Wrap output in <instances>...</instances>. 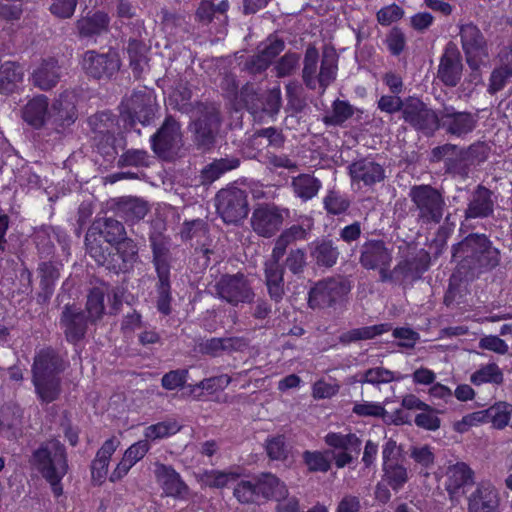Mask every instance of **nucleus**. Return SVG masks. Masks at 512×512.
Listing matches in <instances>:
<instances>
[{"instance_id": "22", "label": "nucleus", "mask_w": 512, "mask_h": 512, "mask_svg": "<svg viewBox=\"0 0 512 512\" xmlns=\"http://www.w3.org/2000/svg\"><path fill=\"white\" fill-rule=\"evenodd\" d=\"M463 70L462 57L456 44L449 42L440 58L437 77L448 87H455L461 80Z\"/></svg>"}, {"instance_id": "20", "label": "nucleus", "mask_w": 512, "mask_h": 512, "mask_svg": "<svg viewBox=\"0 0 512 512\" xmlns=\"http://www.w3.org/2000/svg\"><path fill=\"white\" fill-rule=\"evenodd\" d=\"M89 317L85 311L75 305L66 304L61 312L59 325L63 330L65 339L71 344H77L86 336Z\"/></svg>"}, {"instance_id": "38", "label": "nucleus", "mask_w": 512, "mask_h": 512, "mask_svg": "<svg viewBox=\"0 0 512 512\" xmlns=\"http://www.w3.org/2000/svg\"><path fill=\"white\" fill-rule=\"evenodd\" d=\"M260 498L265 501H278L289 495V490L284 481L272 473H262L256 477Z\"/></svg>"}, {"instance_id": "28", "label": "nucleus", "mask_w": 512, "mask_h": 512, "mask_svg": "<svg viewBox=\"0 0 512 512\" xmlns=\"http://www.w3.org/2000/svg\"><path fill=\"white\" fill-rule=\"evenodd\" d=\"M352 181L363 182L371 186L385 179V170L379 163L370 158H363L353 162L349 166Z\"/></svg>"}, {"instance_id": "36", "label": "nucleus", "mask_w": 512, "mask_h": 512, "mask_svg": "<svg viewBox=\"0 0 512 512\" xmlns=\"http://www.w3.org/2000/svg\"><path fill=\"white\" fill-rule=\"evenodd\" d=\"M307 234L308 229L299 224H294L283 230L274 241V246L269 260L280 263V260L287 253L288 247L298 240H305L307 238Z\"/></svg>"}, {"instance_id": "49", "label": "nucleus", "mask_w": 512, "mask_h": 512, "mask_svg": "<svg viewBox=\"0 0 512 512\" xmlns=\"http://www.w3.org/2000/svg\"><path fill=\"white\" fill-rule=\"evenodd\" d=\"M356 381L361 384L380 385L390 383L395 380L401 379V376H397L395 372L388 370L384 367H374L358 374Z\"/></svg>"}, {"instance_id": "6", "label": "nucleus", "mask_w": 512, "mask_h": 512, "mask_svg": "<svg viewBox=\"0 0 512 512\" xmlns=\"http://www.w3.org/2000/svg\"><path fill=\"white\" fill-rule=\"evenodd\" d=\"M103 238L108 244H114L127 238V233L124 225L119 220L111 217H104L96 219L89 227L85 236L86 251L94 260H101L105 246L101 240Z\"/></svg>"}, {"instance_id": "63", "label": "nucleus", "mask_w": 512, "mask_h": 512, "mask_svg": "<svg viewBox=\"0 0 512 512\" xmlns=\"http://www.w3.org/2000/svg\"><path fill=\"white\" fill-rule=\"evenodd\" d=\"M285 267L295 275L303 273L306 267V252L302 248L290 249L285 259Z\"/></svg>"}, {"instance_id": "59", "label": "nucleus", "mask_w": 512, "mask_h": 512, "mask_svg": "<svg viewBox=\"0 0 512 512\" xmlns=\"http://www.w3.org/2000/svg\"><path fill=\"white\" fill-rule=\"evenodd\" d=\"M170 275L158 276V284H157V308L164 315H168L171 312L170 302H171V293H170Z\"/></svg>"}, {"instance_id": "23", "label": "nucleus", "mask_w": 512, "mask_h": 512, "mask_svg": "<svg viewBox=\"0 0 512 512\" xmlns=\"http://www.w3.org/2000/svg\"><path fill=\"white\" fill-rule=\"evenodd\" d=\"M154 474L166 496L187 500L190 496V489L183 481L180 474L170 465L155 463Z\"/></svg>"}, {"instance_id": "54", "label": "nucleus", "mask_w": 512, "mask_h": 512, "mask_svg": "<svg viewBox=\"0 0 512 512\" xmlns=\"http://www.w3.org/2000/svg\"><path fill=\"white\" fill-rule=\"evenodd\" d=\"M511 405L499 402L486 409L487 423L491 422L495 428L502 429L509 424Z\"/></svg>"}, {"instance_id": "16", "label": "nucleus", "mask_w": 512, "mask_h": 512, "mask_svg": "<svg viewBox=\"0 0 512 512\" xmlns=\"http://www.w3.org/2000/svg\"><path fill=\"white\" fill-rule=\"evenodd\" d=\"M287 211L274 204H259L251 216L253 231L264 238L273 237L282 227Z\"/></svg>"}, {"instance_id": "60", "label": "nucleus", "mask_w": 512, "mask_h": 512, "mask_svg": "<svg viewBox=\"0 0 512 512\" xmlns=\"http://www.w3.org/2000/svg\"><path fill=\"white\" fill-rule=\"evenodd\" d=\"M284 48L285 43L282 39L276 36H269L258 46L257 52L272 63L273 60L284 50Z\"/></svg>"}, {"instance_id": "1", "label": "nucleus", "mask_w": 512, "mask_h": 512, "mask_svg": "<svg viewBox=\"0 0 512 512\" xmlns=\"http://www.w3.org/2000/svg\"><path fill=\"white\" fill-rule=\"evenodd\" d=\"M452 256L459 261L460 268L471 276L493 270L501 259L500 250L485 234L480 233H471L453 245Z\"/></svg>"}, {"instance_id": "57", "label": "nucleus", "mask_w": 512, "mask_h": 512, "mask_svg": "<svg viewBox=\"0 0 512 512\" xmlns=\"http://www.w3.org/2000/svg\"><path fill=\"white\" fill-rule=\"evenodd\" d=\"M352 115L353 108L348 102L336 100L333 103L332 113L330 115H326L323 118V121L327 125H341Z\"/></svg>"}, {"instance_id": "37", "label": "nucleus", "mask_w": 512, "mask_h": 512, "mask_svg": "<svg viewBox=\"0 0 512 512\" xmlns=\"http://www.w3.org/2000/svg\"><path fill=\"white\" fill-rule=\"evenodd\" d=\"M109 23V16L104 12L97 11L79 18L75 26L81 38H92L106 33L109 29Z\"/></svg>"}, {"instance_id": "32", "label": "nucleus", "mask_w": 512, "mask_h": 512, "mask_svg": "<svg viewBox=\"0 0 512 512\" xmlns=\"http://www.w3.org/2000/svg\"><path fill=\"white\" fill-rule=\"evenodd\" d=\"M114 210L116 215L126 222L135 223L147 215L149 204L142 198L126 196L116 201Z\"/></svg>"}, {"instance_id": "4", "label": "nucleus", "mask_w": 512, "mask_h": 512, "mask_svg": "<svg viewBox=\"0 0 512 512\" xmlns=\"http://www.w3.org/2000/svg\"><path fill=\"white\" fill-rule=\"evenodd\" d=\"M408 197L411 202L409 210L418 224L437 225L441 223L447 210L442 190L430 184L413 185L409 189Z\"/></svg>"}, {"instance_id": "53", "label": "nucleus", "mask_w": 512, "mask_h": 512, "mask_svg": "<svg viewBox=\"0 0 512 512\" xmlns=\"http://www.w3.org/2000/svg\"><path fill=\"white\" fill-rule=\"evenodd\" d=\"M180 426L176 421H163L148 426L144 431L146 440L155 441L176 434Z\"/></svg>"}, {"instance_id": "26", "label": "nucleus", "mask_w": 512, "mask_h": 512, "mask_svg": "<svg viewBox=\"0 0 512 512\" xmlns=\"http://www.w3.org/2000/svg\"><path fill=\"white\" fill-rule=\"evenodd\" d=\"M149 242L157 276L170 275L171 239L161 231L155 230L150 233Z\"/></svg>"}, {"instance_id": "47", "label": "nucleus", "mask_w": 512, "mask_h": 512, "mask_svg": "<svg viewBox=\"0 0 512 512\" xmlns=\"http://www.w3.org/2000/svg\"><path fill=\"white\" fill-rule=\"evenodd\" d=\"M257 490V478L253 480H240L233 488V496L240 504H259L261 498Z\"/></svg>"}, {"instance_id": "52", "label": "nucleus", "mask_w": 512, "mask_h": 512, "mask_svg": "<svg viewBox=\"0 0 512 512\" xmlns=\"http://www.w3.org/2000/svg\"><path fill=\"white\" fill-rule=\"evenodd\" d=\"M238 477L239 475L235 472L210 470L202 474V481L210 488L221 489L228 486L231 482L237 481Z\"/></svg>"}, {"instance_id": "58", "label": "nucleus", "mask_w": 512, "mask_h": 512, "mask_svg": "<svg viewBox=\"0 0 512 512\" xmlns=\"http://www.w3.org/2000/svg\"><path fill=\"white\" fill-rule=\"evenodd\" d=\"M150 156L143 149H128L119 158L118 165L121 167H147L149 165Z\"/></svg>"}, {"instance_id": "25", "label": "nucleus", "mask_w": 512, "mask_h": 512, "mask_svg": "<svg viewBox=\"0 0 512 512\" xmlns=\"http://www.w3.org/2000/svg\"><path fill=\"white\" fill-rule=\"evenodd\" d=\"M76 102L77 96L72 91H64L54 100L50 111V118L56 128L64 129L76 121Z\"/></svg>"}, {"instance_id": "13", "label": "nucleus", "mask_w": 512, "mask_h": 512, "mask_svg": "<svg viewBox=\"0 0 512 512\" xmlns=\"http://www.w3.org/2000/svg\"><path fill=\"white\" fill-rule=\"evenodd\" d=\"M402 118L412 128L426 136H432L438 130L439 111L429 108L418 98L405 99Z\"/></svg>"}, {"instance_id": "50", "label": "nucleus", "mask_w": 512, "mask_h": 512, "mask_svg": "<svg viewBox=\"0 0 512 512\" xmlns=\"http://www.w3.org/2000/svg\"><path fill=\"white\" fill-rule=\"evenodd\" d=\"M503 380V373L495 363L482 366L470 377L471 383L477 386L485 383L500 385L503 383Z\"/></svg>"}, {"instance_id": "10", "label": "nucleus", "mask_w": 512, "mask_h": 512, "mask_svg": "<svg viewBox=\"0 0 512 512\" xmlns=\"http://www.w3.org/2000/svg\"><path fill=\"white\" fill-rule=\"evenodd\" d=\"M350 289L349 281L342 277L326 278L310 289L308 304L312 309L331 307L342 300Z\"/></svg>"}, {"instance_id": "46", "label": "nucleus", "mask_w": 512, "mask_h": 512, "mask_svg": "<svg viewBox=\"0 0 512 512\" xmlns=\"http://www.w3.org/2000/svg\"><path fill=\"white\" fill-rule=\"evenodd\" d=\"M23 79L22 68L14 62H5L0 67V93H12Z\"/></svg>"}, {"instance_id": "55", "label": "nucleus", "mask_w": 512, "mask_h": 512, "mask_svg": "<svg viewBox=\"0 0 512 512\" xmlns=\"http://www.w3.org/2000/svg\"><path fill=\"white\" fill-rule=\"evenodd\" d=\"M457 151L458 146L451 143L436 146L431 150L429 161L431 163H438L444 160L446 172L450 173L454 162V156H456Z\"/></svg>"}, {"instance_id": "62", "label": "nucleus", "mask_w": 512, "mask_h": 512, "mask_svg": "<svg viewBox=\"0 0 512 512\" xmlns=\"http://www.w3.org/2000/svg\"><path fill=\"white\" fill-rule=\"evenodd\" d=\"M300 55L295 52H287L277 62L274 67L277 77L290 76L298 67Z\"/></svg>"}, {"instance_id": "51", "label": "nucleus", "mask_w": 512, "mask_h": 512, "mask_svg": "<svg viewBox=\"0 0 512 512\" xmlns=\"http://www.w3.org/2000/svg\"><path fill=\"white\" fill-rule=\"evenodd\" d=\"M384 480L395 491L401 489L408 481L407 468L398 462L383 466Z\"/></svg>"}, {"instance_id": "45", "label": "nucleus", "mask_w": 512, "mask_h": 512, "mask_svg": "<svg viewBox=\"0 0 512 512\" xmlns=\"http://www.w3.org/2000/svg\"><path fill=\"white\" fill-rule=\"evenodd\" d=\"M38 271L40 274L41 287L38 298L47 301L53 294L55 282L60 276V271L58 266L52 262L41 263L38 267Z\"/></svg>"}, {"instance_id": "56", "label": "nucleus", "mask_w": 512, "mask_h": 512, "mask_svg": "<svg viewBox=\"0 0 512 512\" xmlns=\"http://www.w3.org/2000/svg\"><path fill=\"white\" fill-rule=\"evenodd\" d=\"M263 163L269 170L287 169L289 171L298 170V164L295 160L290 158L286 154H276L271 151H267L263 156Z\"/></svg>"}, {"instance_id": "2", "label": "nucleus", "mask_w": 512, "mask_h": 512, "mask_svg": "<svg viewBox=\"0 0 512 512\" xmlns=\"http://www.w3.org/2000/svg\"><path fill=\"white\" fill-rule=\"evenodd\" d=\"M325 444L329 447L326 452L304 451L303 460L308 469L313 472H327L331 467L328 455H331L338 468H343L358 457L361 451L362 441L354 433L342 434L329 432L324 437Z\"/></svg>"}, {"instance_id": "48", "label": "nucleus", "mask_w": 512, "mask_h": 512, "mask_svg": "<svg viewBox=\"0 0 512 512\" xmlns=\"http://www.w3.org/2000/svg\"><path fill=\"white\" fill-rule=\"evenodd\" d=\"M192 92L186 83H178L168 98L169 105L182 113L193 111Z\"/></svg>"}, {"instance_id": "34", "label": "nucleus", "mask_w": 512, "mask_h": 512, "mask_svg": "<svg viewBox=\"0 0 512 512\" xmlns=\"http://www.w3.org/2000/svg\"><path fill=\"white\" fill-rule=\"evenodd\" d=\"M264 277L270 299L279 303L285 295L284 267L276 261L267 260L264 264Z\"/></svg>"}, {"instance_id": "31", "label": "nucleus", "mask_w": 512, "mask_h": 512, "mask_svg": "<svg viewBox=\"0 0 512 512\" xmlns=\"http://www.w3.org/2000/svg\"><path fill=\"white\" fill-rule=\"evenodd\" d=\"M309 253L318 267L331 268L339 258L340 251L336 243L329 238H321L309 245Z\"/></svg>"}, {"instance_id": "11", "label": "nucleus", "mask_w": 512, "mask_h": 512, "mask_svg": "<svg viewBox=\"0 0 512 512\" xmlns=\"http://www.w3.org/2000/svg\"><path fill=\"white\" fill-rule=\"evenodd\" d=\"M214 290L220 299L233 306L249 303L254 297L253 289L242 273L221 275L214 284Z\"/></svg>"}, {"instance_id": "29", "label": "nucleus", "mask_w": 512, "mask_h": 512, "mask_svg": "<svg viewBox=\"0 0 512 512\" xmlns=\"http://www.w3.org/2000/svg\"><path fill=\"white\" fill-rule=\"evenodd\" d=\"M62 77L59 62L54 58L43 60L33 71L31 82L33 86L43 91L54 88Z\"/></svg>"}, {"instance_id": "64", "label": "nucleus", "mask_w": 512, "mask_h": 512, "mask_svg": "<svg viewBox=\"0 0 512 512\" xmlns=\"http://www.w3.org/2000/svg\"><path fill=\"white\" fill-rule=\"evenodd\" d=\"M510 77H512L511 67L501 66L497 69H494L490 76L488 92L490 94H495L496 92L502 90Z\"/></svg>"}, {"instance_id": "7", "label": "nucleus", "mask_w": 512, "mask_h": 512, "mask_svg": "<svg viewBox=\"0 0 512 512\" xmlns=\"http://www.w3.org/2000/svg\"><path fill=\"white\" fill-rule=\"evenodd\" d=\"M153 152L164 160H173L183 148V132L180 122L172 115H167L151 136Z\"/></svg>"}, {"instance_id": "30", "label": "nucleus", "mask_w": 512, "mask_h": 512, "mask_svg": "<svg viewBox=\"0 0 512 512\" xmlns=\"http://www.w3.org/2000/svg\"><path fill=\"white\" fill-rule=\"evenodd\" d=\"M493 192L483 185H478L465 209V218H486L493 214Z\"/></svg>"}, {"instance_id": "14", "label": "nucleus", "mask_w": 512, "mask_h": 512, "mask_svg": "<svg viewBox=\"0 0 512 512\" xmlns=\"http://www.w3.org/2000/svg\"><path fill=\"white\" fill-rule=\"evenodd\" d=\"M82 68L86 75L97 80H110L120 70L121 61L118 53L109 50L106 53H98L88 50L83 54Z\"/></svg>"}, {"instance_id": "15", "label": "nucleus", "mask_w": 512, "mask_h": 512, "mask_svg": "<svg viewBox=\"0 0 512 512\" xmlns=\"http://www.w3.org/2000/svg\"><path fill=\"white\" fill-rule=\"evenodd\" d=\"M155 114V98L152 91L142 88L134 91L130 97L125 98L121 103V115L141 124L149 123Z\"/></svg>"}, {"instance_id": "8", "label": "nucleus", "mask_w": 512, "mask_h": 512, "mask_svg": "<svg viewBox=\"0 0 512 512\" xmlns=\"http://www.w3.org/2000/svg\"><path fill=\"white\" fill-rule=\"evenodd\" d=\"M217 213L227 224H237L249 211L246 192L236 186L219 190L215 197Z\"/></svg>"}, {"instance_id": "39", "label": "nucleus", "mask_w": 512, "mask_h": 512, "mask_svg": "<svg viewBox=\"0 0 512 512\" xmlns=\"http://www.w3.org/2000/svg\"><path fill=\"white\" fill-rule=\"evenodd\" d=\"M119 442L114 438L106 440L97 451L96 457L91 463L92 480L101 484L107 476L108 465L111 456L116 451Z\"/></svg>"}, {"instance_id": "35", "label": "nucleus", "mask_w": 512, "mask_h": 512, "mask_svg": "<svg viewBox=\"0 0 512 512\" xmlns=\"http://www.w3.org/2000/svg\"><path fill=\"white\" fill-rule=\"evenodd\" d=\"M92 287L89 289L86 301V312L91 324L98 322L105 311L104 297L109 291L107 283L95 279L91 282Z\"/></svg>"}, {"instance_id": "3", "label": "nucleus", "mask_w": 512, "mask_h": 512, "mask_svg": "<svg viewBox=\"0 0 512 512\" xmlns=\"http://www.w3.org/2000/svg\"><path fill=\"white\" fill-rule=\"evenodd\" d=\"M30 462L50 484L54 495H62L61 480L68 471L64 445L58 440L47 441L33 452Z\"/></svg>"}, {"instance_id": "40", "label": "nucleus", "mask_w": 512, "mask_h": 512, "mask_svg": "<svg viewBox=\"0 0 512 512\" xmlns=\"http://www.w3.org/2000/svg\"><path fill=\"white\" fill-rule=\"evenodd\" d=\"M429 267V256L426 253H421L414 257L401 260L396 265V272L399 273L401 283L406 280L415 281Z\"/></svg>"}, {"instance_id": "19", "label": "nucleus", "mask_w": 512, "mask_h": 512, "mask_svg": "<svg viewBox=\"0 0 512 512\" xmlns=\"http://www.w3.org/2000/svg\"><path fill=\"white\" fill-rule=\"evenodd\" d=\"M201 106L202 115L193 123L194 142L198 148L208 150L214 145L221 120L217 107Z\"/></svg>"}, {"instance_id": "61", "label": "nucleus", "mask_w": 512, "mask_h": 512, "mask_svg": "<svg viewBox=\"0 0 512 512\" xmlns=\"http://www.w3.org/2000/svg\"><path fill=\"white\" fill-rule=\"evenodd\" d=\"M324 206L328 213L339 215L349 208L350 201L339 192L330 191L324 198Z\"/></svg>"}, {"instance_id": "44", "label": "nucleus", "mask_w": 512, "mask_h": 512, "mask_svg": "<svg viewBox=\"0 0 512 512\" xmlns=\"http://www.w3.org/2000/svg\"><path fill=\"white\" fill-rule=\"evenodd\" d=\"M392 329L391 324L383 323L373 326H366L361 328L351 329L342 333L339 336V342L347 345L352 342L360 341V340H368L372 339L375 336L381 335L385 332H388Z\"/></svg>"}, {"instance_id": "21", "label": "nucleus", "mask_w": 512, "mask_h": 512, "mask_svg": "<svg viewBox=\"0 0 512 512\" xmlns=\"http://www.w3.org/2000/svg\"><path fill=\"white\" fill-rule=\"evenodd\" d=\"M498 489L489 482H480L467 496V512H501Z\"/></svg>"}, {"instance_id": "24", "label": "nucleus", "mask_w": 512, "mask_h": 512, "mask_svg": "<svg viewBox=\"0 0 512 512\" xmlns=\"http://www.w3.org/2000/svg\"><path fill=\"white\" fill-rule=\"evenodd\" d=\"M392 249L383 240L371 239L360 247L359 263L367 270L391 265Z\"/></svg>"}, {"instance_id": "43", "label": "nucleus", "mask_w": 512, "mask_h": 512, "mask_svg": "<svg viewBox=\"0 0 512 512\" xmlns=\"http://www.w3.org/2000/svg\"><path fill=\"white\" fill-rule=\"evenodd\" d=\"M35 392L44 403H51L58 399L61 393V379L59 376L32 377Z\"/></svg>"}, {"instance_id": "41", "label": "nucleus", "mask_w": 512, "mask_h": 512, "mask_svg": "<svg viewBox=\"0 0 512 512\" xmlns=\"http://www.w3.org/2000/svg\"><path fill=\"white\" fill-rule=\"evenodd\" d=\"M239 165L240 160L236 157L215 159L201 170L200 183L202 185H210L226 172L239 167Z\"/></svg>"}, {"instance_id": "17", "label": "nucleus", "mask_w": 512, "mask_h": 512, "mask_svg": "<svg viewBox=\"0 0 512 512\" xmlns=\"http://www.w3.org/2000/svg\"><path fill=\"white\" fill-rule=\"evenodd\" d=\"M475 484V472L465 462L449 464L445 472V490L451 502L458 503Z\"/></svg>"}, {"instance_id": "5", "label": "nucleus", "mask_w": 512, "mask_h": 512, "mask_svg": "<svg viewBox=\"0 0 512 512\" xmlns=\"http://www.w3.org/2000/svg\"><path fill=\"white\" fill-rule=\"evenodd\" d=\"M338 56L334 50L325 49L320 58L314 45H308L303 59L302 81L310 90L320 89L324 93L336 79Z\"/></svg>"}, {"instance_id": "12", "label": "nucleus", "mask_w": 512, "mask_h": 512, "mask_svg": "<svg viewBox=\"0 0 512 512\" xmlns=\"http://www.w3.org/2000/svg\"><path fill=\"white\" fill-rule=\"evenodd\" d=\"M138 245L132 238L114 244L103 252V259L95 260L99 265L115 273L130 271L138 260Z\"/></svg>"}, {"instance_id": "18", "label": "nucleus", "mask_w": 512, "mask_h": 512, "mask_svg": "<svg viewBox=\"0 0 512 512\" xmlns=\"http://www.w3.org/2000/svg\"><path fill=\"white\" fill-rule=\"evenodd\" d=\"M460 37L469 67L477 70L488 57L487 44L482 32L476 25L469 23L461 26Z\"/></svg>"}, {"instance_id": "42", "label": "nucleus", "mask_w": 512, "mask_h": 512, "mask_svg": "<svg viewBox=\"0 0 512 512\" xmlns=\"http://www.w3.org/2000/svg\"><path fill=\"white\" fill-rule=\"evenodd\" d=\"M322 187L320 179L309 173H302L292 178L291 188L294 194L302 199L308 201L314 198Z\"/></svg>"}, {"instance_id": "33", "label": "nucleus", "mask_w": 512, "mask_h": 512, "mask_svg": "<svg viewBox=\"0 0 512 512\" xmlns=\"http://www.w3.org/2000/svg\"><path fill=\"white\" fill-rule=\"evenodd\" d=\"M22 118L30 126L39 129L50 118L49 99L45 95H37L30 99L22 109Z\"/></svg>"}, {"instance_id": "9", "label": "nucleus", "mask_w": 512, "mask_h": 512, "mask_svg": "<svg viewBox=\"0 0 512 512\" xmlns=\"http://www.w3.org/2000/svg\"><path fill=\"white\" fill-rule=\"evenodd\" d=\"M438 129L452 137L464 139L477 127L479 116L470 111H458L452 105L443 104L439 110Z\"/></svg>"}, {"instance_id": "27", "label": "nucleus", "mask_w": 512, "mask_h": 512, "mask_svg": "<svg viewBox=\"0 0 512 512\" xmlns=\"http://www.w3.org/2000/svg\"><path fill=\"white\" fill-rule=\"evenodd\" d=\"M64 370V361L52 347L36 352L32 365V377L59 376Z\"/></svg>"}]
</instances>
